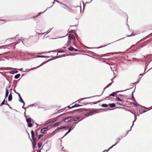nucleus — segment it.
Listing matches in <instances>:
<instances>
[{"label": "nucleus", "mask_w": 152, "mask_h": 152, "mask_svg": "<svg viewBox=\"0 0 152 152\" xmlns=\"http://www.w3.org/2000/svg\"><path fill=\"white\" fill-rule=\"evenodd\" d=\"M27 116H26L25 117L27 122L28 123L31 122V121L32 120L31 118H27Z\"/></svg>", "instance_id": "8"}, {"label": "nucleus", "mask_w": 152, "mask_h": 152, "mask_svg": "<svg viewBox=\"0 0 152 152\" xmlns=\"http://www.w3.org/2000/svg\"><path fill=\"white\" fill-rule=\"evenodd\" d=\"M88 48V49H91V48H89V47H87V46H86V48Z\"/></svg>", "instance_id": "61"}, {"label": "nucleus", "mask_w": 152, "mask_h": 152, "mask_svg": "<svg viewBox=\"0 0 152 152\" xmlns=\"http://www.w3.org/2000/svg\"><path fill=\"white\" fill-rule=\"evenodd\" d=\"M108 105L111 108H114V107H115L116 106L115 104L114 103H113L112 104H109Z\"/></svg>", "instance_id": "14"}, {"label": "nucleus", "mask_w": 152, "mask_h": 152, "mask_svg": "<svg viewBox=\"0 0 152 152\" xmlns=\"http://www.w3.org/2000/svg\"><path fill=\"white\" fill-rule=\"evenodd\" d=\"M20 76V74H19L16 75L15 76V78L16 79L18 78Z\"/></svg>", "instance_id": "25"}, {"label": "nucleus", "mask_w": 152, "mask_h": 152, "mask_svg": "<svg viewBox=\"0 0 152 152\" xmlns=\"http://www.w3.org/2000/svg\"><path fill=\"white\" fill-rule=\"evenodd\" d=\"M123 104V102H122L121 103H119L118 102H117V103H116V104L118 105V106H123V104Z\"/></svg>", "instance_id": "34"}, {"label": "nucleus", "mask_w": 152, "mask_h": 152, "mask_svg": "<svg viewBox=\"0 0 152 152\" xmlns=\"http://www.w3.org/2000/svg\"><path fill=\"white\" fill-rule=\"evenodd\" d=\"M34 105V104H31L29 106H28V107H30V106H33Z\"/></svg>", "instance_id": "62"}, {"label": "nucleus", "mask_w": 152, "mask_h": 152, "mask_svg": "<svg viewBox=\"0 0 152 152\" xmlns=\"http://www.w3.org/2000/svg\"><path fill=\"white\" fill-rule=\"evenodd\" d=\"M43 136V135H42V134L39 135V136L38 139H40Z\"/></svg>", "instance_id": "43"}, {"label": "nucleus", "mask_w": 152, "mask_h": 152, "mask_svg": "<svg viewBox=\"0 0 152 152\" xmlns=\"http://www.w3.org/2000/svg\"><path fill=\"white\" fill-rule=\"evenodd\" d=\"M109 96H107V97H106L105 98V99H106V100H107L108 99H107V98H109Z\"/></svg>", "instance_id": "63"}, {"label": "nucleus", "mask_w": 152, "mask_h": 152, "mask_svg": "<svg viewBox=\"0 0 152 152\" xmlns=\"http://www.w3.org/2000/svg\"><path fill=\"white\" fill-rule=\"evenodd\" d=\"M146 39L145 38V37L143 39H141L140 41H139L137 43V44L140 42H142L143 41H145V40Z\"/></svg>", "instance_id": "26"}, {"label": "nucleus", "mask_w": 152, "mask_h": 152, "mask_svg": "<svg viewBox=\"0 0 152 152\" xmlns=\"http://www.w3.org/2000/svg\"><path fill=\"white\" fill-rule=\"evenodd\" d=\"M45 12V11H44V12H39V13H38V15L37 16V17L38 16H39L40 14H42V13H43V12Z\"/></svg>", "instance_id": "52"}, {"label": "nucleus", "mask_w": 152, "mask_h": 152, "mask_svg": "<svg viewBox=\"0 0 152 152\" xmlns=\"http://www.w3.org/2000/svg\"><path fill=\"white\" fill-rule=\"evenodd\" d=\"M31 137L32 139H34V131L33 130L31 131Z\"/></svg>", "instance_id": "18"}, {"label": "nucleus", "mask_w": 152, "mask_h": 152, "mask_svg": "<svg viewBox=\"0 0 152 152\" xmlns=\"http://www.w3.org/2000/svg\"><path fill=\"white\" fill-rule=\"evenodd\" d=\"M129 89H126L125 90H124L123 91H116L115 92H113L109 95V96H113V97L115 96V95H116L118 93L120 92H122V91H126L127 90H128Z\"/></svg>", "instance_id": "3"}, {"label": "nucleus", "mask_w": 152, "mask_h": 152, "mask_svg": "<svg viewBox=\"0 0 152 152\" xmlns=\"http://www.w3.org/2000/svg\"><path fill=\"white\" fill-rule=\"evenodd\" d=\"M82 105H79L77 104H75V105L73 106H72L71 108H73L75 107H79L83 106Z\"/></svg>", "instance_id": "15"}, {"label": "nucleus", "mask_w": 152, "mask_h": 152, "mask_svg": "<svg viewBox=\"0 0 152 152\" xmlns=\"http://www.w3.org/2000/svg\"><path fill=\"white\" fill-rule=\"evenodd\" d=\"M133 100L135 102V103H136V104H138L137 103V102H136L135 99H134V98H132Z\"/></svg>", "instance_id": "54"}, {"label": "nucleus", "mask_w": 152, "mask_h": 152, "mask_svg": "<svg viewBox=\"0 0 152 152\" xmlns=\"http://www.w3.org/2000/svg\"><path fill=\"white\" fill-rule=\"evenodd\" d=\"M33 140V142L32 141V140H31V141L32 142V145H33V148L34 149L35 148L36 143V139L35 138L32 139Z\"/></svg>", "instance_id": "5"}, {"label": "nucleus", "mask_w": 152, "mask_h": 152, "mask_svg": "<svg viewBox=\"0 0 152 152\" xmlns=\"http://www.w3.org/2000/svg\"><path fill=\"white\" fill-rule=\"evenodd\" d=\"M112 83V82H111L109 84L107 85H108L109 86H110L111 85Z\"/></svg>", "instance_id": "55"}, {"label": "nucleus", "mask_w": 152, "mask_h": 152, "mask_svg": "<svg viewBox=\"0 0 152 152\" xmlns=\"http://www.w3.org/2000/svg\"><path fill=\"white\" fill-rule=\"evenodd\" d=\"M46 61H45V62H43V63H42L41 64H40V65L37 66V67H34V68H32L30 70H34V69H35L38 68H39V67L40 66H42L44 64H45V63Z\"/></svg>", "instance_id": "10"}, {"label": "nucleus", "mask_w": 152, "mask_h": 152, "mask_svg": "<svg viewBox=\"0 0 152 152\" xmlns=\"http://www.w3.org/2000/svg\"><path fill=\"white\" fill-rule=\"evenodd\" d=\"M75 126L74 127L72 126L69 129L68 131L66 133V134L64 135V136H65L67 134H68L75 127Z\"/></svg>", "instance_id": "11"}, {"label": "nucleus", "mask_w": 152, "mask_h": 152, "mask_svg": "<svg viewBox=\"0 0 152 152\" xmlns=\"http://www.w3.org/2000/svg\"><path fill=\"white\" fill-rule=\"evenodd\" d=\"M132 126H131V128H130V130H129V131H127L126 133V134L125 136L128 133L129 131H131V130L132 128Z\"/></svg>", "instance_id": "41"}, {"label": "nucleus", "mask_w": 152, "mask_h": 152, "mask_svg": "<svg viewBox=\"0 0 152 152\" xmlns=\"http://www.w3.org/2000/svg\"><path fill=\"white\" fill-rule=\"evenodd\" d=\"M28 127H31L33 125H32V124L30 123H28Z\"/></svg>", "instance_id": "33"}, {"label": "nucleus", "mask_w": 152, "mask_h": 152, "mask_svg": "<svg viewBox=\"0 0 152 152\" xmlns=\"http://www.w3.org/2000/svg\"><path fill=\"white\" fill-rule=\"evenodd\" d=\"M68 39H72L73 38H74V35L72 34H69L68 35Z\"/></svg>", "instance_id": "16"}, {"label": "nucleus", "mask_w": 152, "mask_h": 152, "mask_svg": "<svg viewBox=\"0 0 152 152\" xmlns=\"http://www.w3.org/2000/svg\"><path fill=\"white\" fill-rule=\"evenodd\" d=\"M124 95H120V98L122 100V101H123V100L124 99Z\"/></svg>", "instance_id": "32"}, {"label": "nucleus", "mask_w": 152, "mask_h": 152, "mask_svg": "<svg viewBox=\"0 0 152 152\" xmlns=\"http://www.w3.org/2000/svg\"><path fill=\"white\" fill-rule=\"evenodd\" d=\"M69 45H70L69 44H68L67 42L65 45V46H69Z\"/></svg>", "instance_id": "51"}, {"label": "nucleus", "mask_w": 152, "mask_h": 152, "mask_svg": "<svg viewBox=\"0 0 152 152\" xmlns=\"http://www.w3.org/2000/svg\"><path fill=\"white\" fill-rule=\"evenodd\" d=\"M121 139H120L119 138H118L116 140V142L115 143V145L118 143L120 141L121 139Z\"/></svg>", "instance_id": "27"}, {"label": "nucleus", "mask_w": 152, "mask_h": 152, "mask_svg": "<svg viewBox=\"0 0 152 152\" xmlns=\"http://www.w3.org/2000/svg\"><path fill=\"white\" fill-rule=\"evenodd\" d=\"M152 33L150 34H149L148 35L146 36L145 37V38L147 39L149 37L151 36Z\"/></svg>", "instance_id": "36"}, {"label": "nucleus", "mask_w": 152, "mask_h": 152, "mask_svg": "<svg viewBox=\"0 0 152 152\" xmlns=\"http://www.w3.org/2000/svg\"><path fill=\"white\" fill-rule=\"evenodd\" d=\"M66 128L67 129L69 128V127L68 126H66V127L61 126L59 127V128H58V129L60 130V129H62L63 128Z\"/></svg>", "instance_id": "23"}, {"label": "nucleus", "mask_w": 152, "mask_h": 152, "mask_svg": "<svg viewBox=\"0 0 152 152\" xmlns=\"http://www.w3.org/2000/svg\"><path fill=\"white\" fill-rule=\"evenodd\" d=\"M71 39H68V40L67 42L68 44H69L71 41Z\"/></svg>", "instance_id": "42"}, {"label": "nucleus", "mask_w": 152, "mask_h": 152, "mask_svg": "<svg viewBox=\"0 0 152 152\" xmlns=\"http://www.w3.org/2000/svg\"><path fill=\"white\" fill-rule=\"evenodd\" d=\"M115 144L113 145L112 146H111V147H110V148H109V149H109V150H110V149H111L112 148H113V146H115Z\"/></svg>", "instance_id": "44"}, {"label": "nucleus", "mask_w": 152, "mask_h": 152, "mask_svg": "<svg viewBox=\"0 0 152 152\" xmlns=\"http://www.w3.org/2000/svg\"><path fill=\"white\" fill-rule=\"evenodd\" d=\"M124 38H122L121 39H118V40H116V41H115V42L117 41H118L120 40H121V39H124Z\"/></svg>", "instance_id": "59"}, {"label": "nucleus", "mask_w": 152, "mask_h": 152, "mask_svg": "<svg viewBox=\"0 0 152 152\" xmlns=\"http://www.w3.org/2000/svg\"><path fill=\"white\" fill-rule=\"evenodd\" d=\"M18 72L16 71H11L10 72V73L11 74H14L17 73H18Z\"/></svg>", "instance_id": "22"}, {"label": "nucleus", "mask_w": 152, "mask_h": 152, "mask_svg": "<svg viewBox=\"0 0 152 152\" xmlns=\"http://www.w3.org/2000/svg\"><path fill=\"white\" fill-rule=\"evenodd\" d=\"M102 106L104 107H108V105L106 104H102Z\"/></svg>", "instance_id": "30"}, {"label": "nucleus", "mask_w": 152, "mask_h": 152, "mask_svg": "<svg viewBox=\"0 0 152 152\" xmlns=\"http://www.w3.org/2000/svg\"><path fill=\"white\" fill-rule=\"evenodd\" d=\"M113 42H112L111 43H110L108 44H107L106 45H105L104 46H101V47H98L96 48H102V47H105L106 46H107V45H109L111 44V43H113Z\"/></svg>", "instance_id": "28"}, {"label": "nucleus", "mask_w": 152, "mask_h": 152, "mask_svg": "<svg viewBox=\"0 0 152 152\" xmlns=\"http://www.w3.org/2000/svg\"><path fill=\"white\" fill-rule=\"evenodd\" d=\"M106 88H105H105H104V90H103V91L102 92V93L101 94V95H100V96H101V95H102V94H103V92H104V90H105V89Z\"/></svg>", "instance_id": "49"}, {"label": "nucleus", "mask_w": 152, "mask_h": 152, "mask_svg": "<svg viewBox=\"0 0 152 152\" xmlns=\"http://www.w3.org/2000/svg\"><path fill=\"white\" fill-rule=\"evenodd\" d=\"M134 117H135L134 120L133 121V122H132L133 124H132V126H133L134 125V122H135V121H136V116H135V115H134Z\"/></svg>", "instance_id": "39"}, {"label": "nucleus", "mask_w": 152, "mask_h": 152, "mask_svg": "<svg viewBox=\"0 0 152 152\" xmlns=\"http://www.w3.org/2000/svg\"><path fill=\"white\" fill-rule=\"evenodd\" d=\"M147 112V110H144L142 112V113H145V112Z\"/></svg>", "instance_id": "64"}, {"label": "nucleus", "mask_w": 152, "mask_h": 152, "mask_svg": "<svg viewBox=\"0 0 152 152\" xmlns=\"http://www.w3.org/2000/svg\"><path fill=\"white\" fill-rule=\"evenodd\" d=\"M96 111V110H91V111H90L89 112H88L87 115H88V116L91 115H93V113Z\"/></svg>", "instance_id": "9"}, {"label": "nucleus", "mask_w": 152, "mask_h": 152, "mask_svg": "<svg viewBox=\"0 0 152 152\" xmlns=\"http://www.w3.org/2000/svg\"><path fill=\"white\" fill-rule=\"evenodd\" d=\"M58 53H64L65 51L64 50L63 51H59L58 52Z\"/></svg>", "instance_id": "40"}, {"label": "nucleus", "mask_w": 152, "mask_h": 152, "mask_svg": "<svg viewBox=\"0 0 152 152\" xmlns=\"http://www.w3.org/2000/svg\"><path fill=\"white\" fill-rule=\"evenodd\" d=\"M73 51H75V52H77V51H78V50H77V49L74 48V49H73Z\"/></svg>", "instance_id": "48"}, {"label": "nucleus", "mask_w": 152, "mask_h": 152, "mask_svg": "<svg viewBox=\"0 0 152 152\" xmlns=\"http://www.w3.org/2000/svg\"><path fill=\"white\" fill-rule=\"evenodd\" d=\"M57 120L56 119L54 120V121H52L49 122H48L47 123V124L48 126H50V125H52L55 121H56Z\"/></svg>", "instance_id": "13"}, {"label": "nucleus", "mask_w": 152, "mask_h": 152, "mask_svg": "<svg viewBox=\"0 0 152 152\" xmlns=\"http://www.w3.org/2000/svg\"><path fill=\"white\" fill-rule=\"evenodd\" d=\"M37 57H41V58H50V57L49 56H36Z\"/></svg>", "instance_id": "21"}, {"label": "nucleus", "mask_w": 152, "mask_h": 152, "mask_svg": "<svg viewBox=\"0 0 152 152\" xmlns=\"http://www.w3.org/2000/svg\"><path fill=\"white\" fill-rule=\"evenodd\" d=\"M51 30V29H49L47 32H46V33H49L50 31Z\"/></svg>", "instance_id": "50"}, {"label": "nucleus", "mask_w": 152, "mask_h": 152, "mask_svg": "<svg viewBox=\"0 0 152 152\" xmlns=\"http://www.w3.org/2000/svg\"><path fill=\"white\" fill-rule=\"evenodd\" d=\"M110 69H111V71H112L113 72V74L114 75L115 74V73L113 71V70H112V68L111 66H110Z\"/></svg>", "instance_id": "60"}, {"label": "nucleus", "mask_w": 152, "mask_h": 152, "mask_svg": "<svg viewBox=\"0 0 152 152\" xmlns=\"http://www.w3.org/2000/svg\"><path fill=\"white\" fill-rule=\"evenodd\" d=\"M5 99H4V100H3V102H2V103H3V104L4 105L5 104Z\"/></svg>", "instance_id": "47"}, {"label": "nucleus", "mask_w": 152, "mask_h": 152, "mask_svg": "<svg viewBox=\"0 0 152 152\" xmlns=\"http://www.w3.org/2000/svg\"><path fill=\"white\" fill-rule=\"evenodd\" d=\"M48 130V127H44L41 129V132L43 134H45L46 133V132Z\"/></svg>", "instance_id": "4"}, {"label": "nucleus", "mask_w": 152, "mask_h": 152, "mask_svg": "<svg viewBox=\"0 0 152 152\" xmlns=\"http://www.w3.org/2000/svg\"><path fill=\"white\" fill-rule=\"evenodd\" d=\"M62 5H63L64 6H65V7H66L65 8H66V9L68 10H70V9H69V7L67 6H66V5L64 4H62Z\"/></svg>", "instance_id": "37"}, {"label": "nucleus", "mask_w": 152, "mask_h": 152, "mask_svg": "<svg viewBox=\"0 0 152 152\" xmlns=\"http://www.w3.org/2000/svg\"><path fill=\"white\" fill-rule=\"evenodd\" d=\"M121 53V52H115V53H109V54H110L111 55H113L116 54H120V53Z\"/></svg>", "instance_id": "24"}, {"label": "nucleus", "mask_w": 152, "mask_h": 152, "mask_svg": "<svg viewBox=\"0 0 152 152\" xmlns=\"http://www.w3.org/2000/svg\"><path fill=\"white\" fill-rule=\"evenodd\" d=\"M73 121H77V119L76 118H73Z\"/></svg>", "instance_id": "46"}, {"label": "nucleus", "mask_w": 152, "mask_h": 152, "mask_svg": "<svg viewBox=\"0 0 152 152\" xmlns=\"http://www.w3.org/2000/svg\"><path fill=\"white\" fill-rule=\"evenodd\" d=\"M100 96V95H95V96H91L90 97H87V98H81V99H79L77 101V102H78L79 103L82 104L83 103H82L81 102H80L81 101L83 100H84V99H88V98H92V97H96V96L98 97V96Z\"/></svg>", "instance_id": "2"}, {"label": "nucleus", "mask_w": 152, "mask_h": 152, "mask_svg": "<svg viewBox=\"0 0 152 152\" xmlns=\"http://www.w3.org/2000/svg\"><path fill=\"white\" fill-rule=\"evenodd\" d=\"M83 104L84 105H86L88 104H90L91 105H92V104H94V103H93V102H90L89 103H84Z\"/></svg>", "instance_id": "31"}, {"label": "nucleus", "mask_w": 152, "mask_h": 152, "mask_svg": "<svg viewBox=\"0 0 152 152\" xmlns=\"http://www.w3.org/2000/svg\"><path fill=\"white\" fill-rule=\"evenodd\" d=\"M42 143H39L38 144V146L39 148H40L42 146Z\"/></svg>", "instance_id": "35"}, {"label": "nucleus", "mask_w": 152, "mask_h": 152, "mask_svg": "<svg viewBox=\"0 0 152 152\" xmlns=\"http://www.w3.org/2000/svg\"><path fill=\"white\" fill-rule=\"evenodd\" d=\"M60 124V123H58V122H56L53 125V126H52V127H55L56 126H59Z\"/></svg>", "instance_id": "19"}, {"label": "nucleus", "mask_w": 152, "mask_h": 152, "mask_svg": "<svg viewBox=\"0 0 152 152\" xmlns=\"http://www.w3.org/2000/svg\"><path fill=\"white\" fill-rule=\"evenodd\" d=\"M134 91H133L132 92V98H134V96H133V93L134 92Z\"/></svg>", "instance_id": "45"}, {"label": "nucleus", "mask_w": 152, "mask_h": 152, "mask_svg": "<svg viewBox=\"0 0 152 152\" xmlns=\"http://www.w3.org/2000/svg\"><path fill=\"white\" fill-rule=\"evenodd\" d=\"M101 101H99L96 102H93L94 104H96L100 102Z\"/></svg>", "instance_id": "38"}, {"label": "nucleus", "mask_w": 152, "mask_h": 152, "mask_svg": "<svg viewBox=\"0 0 152 152\" xmlns=\"http://www.w3.org/2000/svg\"><path fill=\"white\" fill-rule=\"evenodd\" d=\"M18 94L19 96V101L21 102V103H23L24 104V105L25 104V103L23 100V99H22L21 97L20 94L19 93H18Z\"/></svg>", "instance_id": "6"}, {"label": "nucleus", "mask_w": 152, "mask_h": 152, "mask_svg": "<svg viewBox=\"0 0 152 152\" xmlns=\"http://www.w3.org/2000/svg\"><path fill=\"white\" fill-rule=\"evenodd\" d=\"M12 89H11L10 90L11 93H10V95L9 96L8 100V101H11L12 100Z\"/></svg>", "instance_id": "7"}, {"label": "nucleus", "mask_w": 152, "mask_h": 152, "mask_svg": "<svg viewBox=\"0 0 152 152\" xmlns=\"http://www.w3.org/2000/svg\"><path fill=\"white\" fill-rule=\"evenodd\" d=\"M74 48L72 46H70L68 48V50L69 51H73Z\"/></svg>", "instance_id": "29"}, {"label": "nucleus", "mask_w": 152, "mask_h": 152, "mask_svg": "<svg viewBox=\"0 0 152 152\" xmlns=\"http://www.w3.org/2000/svg\"><path fill=\"white\" fill-rule=\"evenodd\" d=\"M13 90H14V91L15 92V93L17 94H18V93H17V92H16V91L14 89Z\"/></svg>", "instance_id": "58"}, {"label": "nucleus", "mask_w": 152, "mask_h": 152, "mask_svg": "<svg viewBox=\"0 0 152 152\" xmlns=\"http://www.w3.org/2000/svg\"><path fill=\"white\" fill-rule=\"evenodd\" d=\"M73 119V117L69 116L64 119L63 121L65 123H68L72 121Z\"/></svg>", "instance_id": "1"}, {"label": "nucleus", "mask_w": 152, "mask_h": 152, "mask_svg": "<svg viewBox=\"0 0 152 152\" xmlns=\"http://www.w3.org/2000/svg\"><path fill=\"white\" fill-rule=\"evenodd\" d=\"M114 78H115V77H114L113 78H112V79H111V81H112V83H113V82H114V81H113V80L114 79Z\"/></svg>", "instance_id": "56"}, {"label": "nucleus", "mask_w": 152, "mask_h": 152, "mask_svg": "<svg viewBox=\"0 0 152 152\" xmlns=\"http://www.w3.org/2000/svg\"><path fill=\"white\" fill-rule=\"evenodd\" d=\"M9 91L7 89L6 90V94H5V98H6V97H7L8 96L9 94Z\"/></svg>", "instance_id": "20"}, {"label": "nucleus", "mask_w": 152, "mask_h": 152, "mask_svg": "<svg viewBox=\"0 0 152 152\" xmlns=\"http://www.w3.org/2000/svg\"><path fill=\"white\" fill-rule=\"evenodd\" d=\"M4 104L7 105L8 107H9V105L8 104L7 101L6 102V103Z\"/></svg>", "instance_id": "53"}, {"label": "nucleus", "mask_w": 152, "mask_h": 152, "mask_svg": "<svg viewBox=\"0 0 152 152\" xmlns=\"http://www.w3.org/2000/svg\"><path fill=\"white\" fill-rule=\"evenodd\" d=\"M116 98L115 99V100L119 102H122V100L118 96H116Z\"/></svg>", "instance_id": "17"}, {"label": "nucleus", "mask_w": 152, "mask_h": 152, "mask_svg": "<svg viewBox=\"0 0 152 152\" xmlns=\"http://www.w3.org/2000/svg\"><path fill=\"white\" fill-rule=\"evenodd\" d=\"M139 106L141 107H142L145 109H148H148H150L151 108V107H149V108H147V107H146L144 106H142L139 105L138 104H137V105H136V107L137 108H138V107Z\"/></svg>", "instance_id": "12"}, {"label": "nucleus", "mask_w": 152, "mask_h": 152, "mask_svg": "<svg viewBox=\"0 0 152 152\" xmlns=\"http://www.w3.org/2000/svg\"><path fill=\"white\" fill-rule=\"evenodd\" d=\"M61 151H65V150H64V147H63L62 149H61Z\"/></svg>", "instance_id": "57"}]
</instances>
